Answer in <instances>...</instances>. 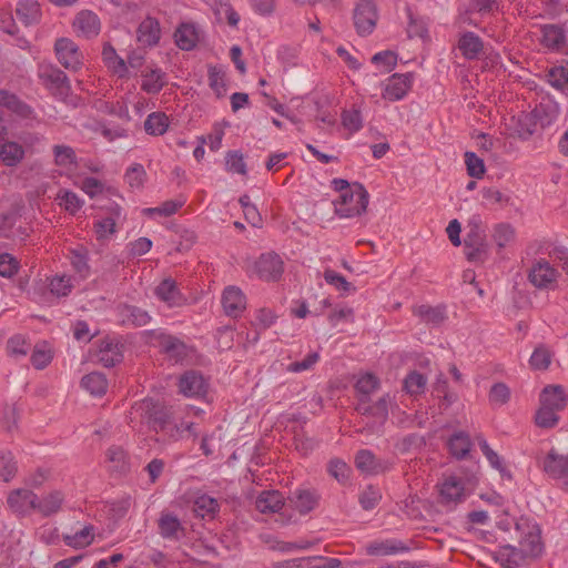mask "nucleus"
<instances>
[{"instance_id": "f257e3e1", "label": "nucleus", "mask_w": 568, "mask_h": 568, "mask_svg": "<svg viewBox=\"0 0 568 568\" xmlns=\"http://www.w3.org/2000/svg\"><path fill=\"white\" fill-rule=\"evenodd\" d=\"M519 548L510 545L501 547L497 560L503 568H517L526 557H537L542 551L541 530L538 524L528 517H520L515 524Z\"/></svg>"}, {"instance_id": "f03ea898", "label": "nucleus", "mask_w": 568, "mask_h": 568, "mask_svg": "<svg viewBox=\"0 0 568 568\" xmlns=\"http://www.w3.org/2000/svg\"><path fill=\"white\" fill-rule=\"evenodd\" d=\"M142 423L154 435L150 437L156 444L176 442L181 437L182 428L174 423L172 410L164 404L146 398L141 404Z\"/></svg>"}, {"instance_id": "7ed1b4c3", "label": "nucleus", "mask_w": 568, "mask_h": 568, "mask_svg": "<svg viewBox=\"0 0 568 568\" xmlns=\"http://www.w3.org/2000/svg\"><path fill=\"white\" fill-rule=\"evenodd\" d=\"M335 213L339 217H354L366 211L368 204V193L359 183L352 184V189L333 202Z\"/></svg>"}, {"instance_id": "20e7f679", "label": "nucleus", "mask_w": 568, "mask_h": 568, "mask_svg": "<svg viewBox=\"0 0 568 568\" xmlns=\"http://www.w3.org/2000/svg\"><path fill=\"white\" fill-rule=\"evenodd\" d=\"M560 273L547 258L532 261L527 272L528 282L537 290L554 291L558 286Z\"/></svg>"}, {"instance_id": "39448f33", "label": "nucleus", "mask_w": 568, "mask_h": 568, "mask_svg": "<svg viewBox=\"0 0 568 568\" xmlns=\"http://www.w3.org/2000/svg\"><path fill=\"white\" fill-rule=\"evenodd\" d=\"M353 24L359 37H368L376 28L378 10L373 0H358L353 9Z\"/></svg>"}, {"instance_id": "423d86ee", "label": "nucleus", "mask_w": 568, "mask_h": 568, "mask_svg": "<svg viewBox=\"0 0 568 568\" xmlns=\"http://www.w3.org/2000/svg\"><path fill=\"white\" fill-rule=\"evenodd\" d=\"M38 77L54 95L67 97L69 94L71 89L69 79L57 65L47 62L40 63Z\"/></svg>"}, {"instance_id": "0eeeda50", "label": "nucleus", "mask_w": 568, "mask_h": 568, "mask_svg": "<svg viewBox=\"0 0 568 568\" xmlns=\"http://www.w3.org/2000/svg\"><path fill=\"white\" fill-rule=\"evenodd\" d=\"M390 404L389 394L383 395L377 402L371 404L369 398L358 399L356 410L367 417L372 418L371 428L373 430L379 429L388 418V408Z\"/></svg>"}, {"instance_id": "6e6552de", "label": "nucleus", "mask_w": 568, "mask_h": 568, "mask_svg": "<svg viewBox=\"0 0 568 568\" xmlns=\"http://www.w3.org/2000/svg\"><path fill=\"white\" fill-rule=\"evenodd\" d=\"M413 73H394L383 84L382 98L389 102L403 100L412 89Z\"/></svg>"}, {"instance_id": "1a4fd4ad", "label": "nucleus", "mask_w": 568, "mask_h": 568, "mask_svg": "<svg viewBox=\"0 0 568 568\" xmlns=\"http://www.w3.org/2000/svg\"><path fill=\"white\" fill-rule=\"evenodd\" d=\"M544 471L551 478L561 481L564 488L568 489V454H559L550 449L542 460Z\"/></svg>"}, {"instance_id": "9d476101", "label": "nucleus", "mask_w": 568, "mask_h": 568, "mask_svg": "<svg viewBox=\"0 0 568 568\" xmlns=\"http://www.w3.org/2000/svg\"><path fill=\"white\" fill-rule=\"evenodd\" d=\"M254 271L261 280L277 281L283 271V261L275 252L263 253L255 261Z\"/></svg>"}, {"instance_id": "9b49d317", "label": "nucleus", "mask_w": 568, "mask_h": 568, "mask_svg": "<svg viewBox=\"0 0 568 568\" xmlns=\"http://www.w3.org/2000/svg\"><path fill=\"white\" fill-rule=\"evenodd\" d=\"M59 62L67 69L78 70L82 64V54L78 45L70 39H58L54 44Z\"/></svg>"}, {"instance_id": "f8f14e48", "label": "nucleus", "mask_w": 568, "mask_h": 568, "mask_svg": "<svg viewBox=\"0 0 568 568\" xmlns=\"http://www.w3.org/2000/svg\"><path fill=\"white\" fill-rule=\"evenodd\" d=\"M356 468L365 475H378L389 469V464L378 459L369 449H361L354 459Z\"/></svg>"}, {"instance_id": "ddd939ff", "label": "nucleus", "mask_w": 568, "mask_h": 568, "mask_svg": "<svg viewBox=\"0 0 568 568\" xmlns=\"http://www.w3.org/2000/svg\"><path fill=\"white\" fill-rule=\"evenodd\" d=\"M179 388L184 396L200 397L206 393L207 383L200 372L187 371L180 377Z\"/></svg>"}, {"instance_id": "4468645a", "label": "nucleus", "mask_w": 568, "mask_h": 568, "mask_svg": "<svg viewBox=\"0 0 568 568\" xmlns=\"http://www.w3.org/2000/svg\"><path fill=\"white\" fill-rule=\"evenodd\" d=\"M222 305L227 316L236 318L246 307L245 295L239 287L229 286L222 294Z\"/></svg>"}, {"instance_id": "2eb2a0df", "label": "nucleus", "mask_w": 568, "mask_h": 568, "mask_svg": "<svg viewBox=\"0 0 568 568\" xmlns=\"http://www.w3.org/2000/svg\"><path fill=\"white\" fill-rule=\"evenodd\" d=\"M316 105V102L312 98H293L286 106V119H290L292 123L297 125L302 121L301 118H308L312 115Z\"/></svg>"}, {"instance_id": "dca6fc26", "label": "nucleus", "mask_w": 568, "mask_h": 568, "mask_svg": "<svg viewBox=\"0 0 568 568\" xmlns=\"http://www.w3.org/2000/svg\"><path fill=\"white\" fill-rule=\"evenodd\" d=\"M73 28L78 34L85 38H92L99 34L100 20L95 13L90 10H82L77 13Z\"/></svg>"}, {"instance_id": "f3484780", "label": "nucleus", "mask_w": 568, "mask_h": 568, "mask_svg": "<svg viewBox=\"0 0 568 568\" xmlns=\"http://www.w3.org/2000/svg\"><path fill=\"white\" fill-rule=\"evenodd\" d=\"M9 507L17 514L24 515L30 509L36 510L37 495L28 489H16L8 496Z\"/></svg>"}, {"instance_id": "a211bd4d", "label": "nucleus", "mask_w": 568, "mask_h": 568, "mask_svg": "<svg viewBox=\"0 0 568 568\" xmlns=\"http://www.w3.org/2000/svg\"><path fill=\"white\" fill-rule=\"evenodd\" d=\"M161 28L158 19L146 17L138 27L136 39L144 47L156 45L160 41Z\"/></svg>"}, {"instance_id": "6ab92c4d", "label": "nucleus", "mask_w": 568, "mask_h": 568, "mask_svg": "<svg viewBox=\"0 0 568 568\" xmlns=\"http://www.w3.org/2000/svg\"><path fill=\"white\" fill-rule=\"evenodd\" d=\"M408 547L397 539H381L371 541L365 546L368 556H388L407 551Z\"/></svg>"}, {"instance_id": "aec40b11", "label": "nucleus", "mask_w": 568, "mask_h": 568, "mask_svg": "<svg viewBox=\"0 0 568 568\" xmlns=\"http://www.w3.org/2000/svg\"><path fill=\"white\" fill-rule=\"evenodd\" d=\"M540 404L556 412L562 410L567 405V394L560 385H548L540 393Z\"/></svg>"}, {"instance_id": "412c9836", "label": "nucleus", "mask_w": 568, "mask_h": 568, "mask_svg": "<svg viewBox=\"0 0 568 568\" xmlns=\"http://www.w3.org/2000/svg\"><path fill=\"white\" fill-rule=\"evenodd\" d=\"M442 501L457 504L466 498L464 483L460 478L450 476L444 480L440 487Z\"/></svg>"}, {"instance_id": "4be33fe9", "label": "nucleus", "mask_w": 568, "mask_h": 568, "mask_svg": "<svg viewBox=\"0 0 568 568\" xmlns=\"http://www.w3.org/2000/svg\"><path fill=\"white\" fill-rule=\"evenodd\" d=\"M318 495L315 490L308 488H298L290 498L291 506L300 514H307L313 510L318 504Z\"/></svg>"}, {"instance_id": "5701e85b", "label": "nucleus", "mask_w": 568, "mask_h": 568, "mask_svg": "<svg viewBox=\"0 0 568 568\" xmlns=\"http://www.w3.org/2000/svg\"><path fill=\"white\" fill-rule=\"evenodd\" d=\"M458 49L465 59L475 60L483 52L484 43L475 32L466 31L459 37Z\"/></svg>"}, {"instance_id": "b1692460", "label": "nucleus", "mask_w": 568, "mask_h": 568, "mask_svg": "<svg viewBox=\"0 0 568 568\" xmlns=\"http://www.w3.org/2000/svg\"><path fill=\"white\" fill-rule=\"evenodd\" d=\"M541 31V44L554 51H558L564 48L566 42V32L562 27L558 24H544L540 28Z\"/></svg>"}, {"instance_id": "393cba45", "label": "nucleus", "mask_w": 568, "mask_h": 568, "mask_svg": "<svg viewBox=\"0 0 568 568\" xmlns=\"http://www.w3.org/2000/svg\"><path fill=\"white\" fill-rule=\"evenodd\" d=\"M121 347L122 345L119 343H114L108 339L102 341L97 354L98 362L101 363L104 367H113L121 363L123 359Z\"/></svg>"}, {"instance_id": "a878e982", "label": "nucleus", "mask_w": 568, "mask_h": 568, "mask_svg": "<svg viewBox=\"0 0 568 568\" xmlns=\"http://www.w3.org/2000/svg\"><path fill=\"white\" fill-rule=\"evenodd\" d=\"M159 346L166 355L175 361L183 359L187 355L186 345L172 335L159 334Z\"/></svg>"}, {"instance_id": "bb28decb", "label": "nucleus", "mask_w": 568, "mask_h": 568, "mask_svg": "<svg viewBox=\"0 0 568 568\" xmlns=\"http://www.w3.org/2000/svg\"><path fill=\"white\" fill-rule=\"evenodd\" d=\"M155 295L169 306H176L182 303V295L172 278H164L155 288Z\"/></svg>"}, {"instance_id": "cd10ccee", "label": "nucleus", "mask_w": 568, "mask_h": 568, "mask_svg": "<svg viewBox=\"0 0 568 568\" xmlns=\"http://www.w3.org/2000/svg\"><path fill=\"white\" fill-rule=\"evenodd\" d=\"M256 508L261 513H276L282 515L284 499L280 491H263L256 499Z\"/></svg>"}, {"instance_id": "c85d7f7f", "label": "nucleus", "mask_w": 568, "mask_h": 568, "mask_svg": "<svg viewBox=\"0 0 568 568\" xmlns=\"http://www.w3.org/2000/svg\"><path fill=\"white\" fill-rule=\"evenodd\" d=\"M176 45L181 50H192L199 41V34L193 23H182L174 33Z\"/></svg>"}, {"instance_id": "c756f323", "label": "nucleus", "mask_w": 568, "mask_h": 568, "mask_svg": "<svg viewBox=\"0 0 568 568\" xmlns=\"http://www.w3.org/2000/svg\"><path fill=\"white\" fill-rule=\"evenodd\" d=\"M16 13L26 26L38 23L41 18L40 6L36 0H20Z\"/></svg>"}, {"instance_id": "7c9ffc66", "label": "nucleus", "mask_w": 568, "mask_h": 568, "mask_svg": "<svg viewBox=\"0 0 568 568\" xmlns=\"http://www.w3.org/2000/svg\"><path fill=\"white\" fill-rule=\"evenodd\" d=\"M120 316L124 324L135 327L145 326L151 321V316L146 311L134 305H122L120 307Z\"/></svg>"}, {"instance_id": "2f4dec72", "label": "nucleus", "mask_w": 568, "mask_h": 568, "mask_svg": "<svg viewBox=\"0 0 568 568\" xmlns=\"http://www.w3.org/2000/svg\"><path fill=\"white\" fill-rule=\"evenodd\" d=\"M63 500L64 495L59 490L50 493L42 499L37 497L36 510L45 517L51 516L61 509Z\"/></svg>"}, {"instance_id": "473e14b6", "label": "nucleus", "mask_w": 568, "mask_h": 568, "mask_svg": "<svg viewBox=\"0 0 568 568\" xmlns=\"http://www.w3.org/2000/svg\"><path fill=\"white\" fill-rule=\"evenodd\" d=\"M81 386L93 396H102L106 393L108 381L104 374L92 372L82 377Z\"/></svg>"}, {"instance_id": "72a5a7b5", "label": "nucleus", "mask_w": 568, "mask_h": 568, "mask_svg": "<svg viewBox=\"0 0 568 568\" xmlns=\"http://www.w3.org/2000/svg\"><path fill=\"white\" fill-rule=\"evenodd\" d=\"M24 156V149L17 142L6 141L0 144V160L7 166H16Z\"/></svg>"}, {"instance_id": "f704fd0d", "label": "nucleus", "mask_w": 568, "mask_h": 568, "mask_svg": "<svg viewBox=\"0 0 568 568\" xmlns=\"http://www.w3.org/2000/svg\"><path fill=\"white\" fill-rule=\"evenodd\" d=\"M165 73L161 69H151L142 74L141 89L149 94L159 93L165 85Z\"/></svg>"}, {"instance_id": "c9c22d12", "label": "nucleus", "mask_w": 568, "mask_h": 568, "mask_svg": "<svg viewBox=\"0 0 568 568\" xmlns=\"http://www.w3.org/2000/svg\"><path fill=\"white\" fill-rule=\"evenodd\" d=\"M70 262L74 272L84 280L90 275L89 254L83 246L70 250Z\"/></svg>"}, {"instance_id": "e433bc0d", "label": "nucleus", "mask_w": 568, "mask_h": 568, "mask_svg": "<svg viewBox=\"0 0 568 568\" xmlns=\"http://www.w3.org/2000/svg\"><path fill=\"white\" fill-rule=\"evenodd\" d=\"M159 530L163 538L178 539L179 532H183L180 519L172 514H162L159 519Z\"/></svg>"}, {"instance_id": "4c0bfd02", "label": "nucleus", "mask_w": 568, "mask_h": 568, "mask_svg": "<svg viewBox=\"0 0 568 568\" xmlns=\"http://www.w3.org/2000/svg\"><path fill=\"white\" fill-rule=\"evenodd\" d=\"M169 124V118L164 112H152L144 121V130L150 135H163Z\"/></svg>"}, {"instance_id": "58836bf2", "label": "nucleus", "mask_w": 568, "mask_h": 568, "mask_svg": "<svg viewBox=\"0 0 568 568\" xmlns=\"http://www.w3.org/2000/svg\"><path fill=\"white\" fill-rule=\"evenodd\" d=\"M546 81L557 91L568 94V69L552 67L545 73Z\"/></svg>"}, {"instance_id": "ea45409f", "label": "nucleus", "mask_w": 568, "mask_h": 568, "mask_svg": "<svg viewBox=\"0 0 568 568\" xmlns=\"http://www.w3.org/2000/svg\"><path fill=\"white\" fill-rule=\"evenodd\" d=\"M219 509V501L215 498L205 494L196 497L193 504V511L195 513L196 516L202 518H214Z\"/></svg>"}, {"instance_id": "a19ab883", "label": "nucleus", "mask_w": 568, "mask_h": 568, "mask_svg": "<svg viewBox=\"0 0 568 568\" xmlns=\"http://www.w3.org/2000/svg\"><path fill=\"white\" fill-rule=\"evenodd\" d=\"M470 447V438L464 432L455 433L448 440L449 452L458 459L465 458L468 455Z\"/></svg>"}, {"instance_id": "79ce46f5", "label": "nucleus", "mask_w": 568, "mask_h": 568, "mask_svg": "<svg viewBox=\"0 0 568 568\" xmlns=\"http://www.w3.org/2000/svg\"><path fill=\"white\" fill-rule=\"evenodd\" d=\"M414 315L418 316L423 322L438 325L440 324L446 315L445 311L442 307H433L429 305H419L416 306L413 311Z\"/></svg>"}, {"instance_id": "37998d69", "label": "nucleus", "mask_w": 568, "mask_h": 568, "mask_svg": "<svg viewBox=\"0 0 568 568\" xmlns=\"http://www.w3.org/2000/svg\"><path fill=\"white\" fill-rule=\"evenodd\" d=\"M478 445H479L481 453L487 458V460L489 462L491 467L497 469L501 474L503 477L510 478V474L507 470V468L505 467L503 458L490 448L487 440L485 438H478Z\"/></svg>"}, {"instance_id": "c03bdc74", "label": "nucleus", "mask_w": 568, "mask_h": 568, "mask_svg": "<svg viewBox=\"0 0 568 568\" xmlns=\"http://www.w3.org/2000/svg\"><path fill=\"white\" fill-rule=\"evenodd\" d=\"M355 388L358 399L369 398V395L379 388V379L374 374L366 373L357 379Z\"/></svg>"}, {"instance_id": "a18cd8bd", "label": "nucleus", "mask_w": 568, "mask_h": 568, "mask_svg": "<svg viewBox=\"0 0 568 568\" xmlns=\"http://www.w3.org/2000/svg\"><path fill=\"white\" fill-rule=\"evenodd\" d=\"M63 540L68 546L75 549L87 547L93 541V527L85 526L74 535H65Z\"/></svg>"}, {"instance_id": "49530a36", "label": "nucleus", "mask_w": 568, "mask_h": 568, "mask_svg": "<svg viewBox=\"0 0 568 568\" xmlns=\"http://www.w3.org/2000/svg\"><path fill=\"white\" fill-rule=\"evenodd\" d=\"M552 353L546 345H538L529 359L532 369L545 371L551 363Z\"/></svg>"}, {"instance_id": "de8ad7c7", "label": "nucleus", "mask_w": 568, "mask_h": 568, "mask_svg": "<svg viewBox=\"0 0 568 568\" xmlns=\"http://www.w3.org/2000/svg\"><path fill=\"white\" fill-rule=\"evenodd\" d=\"M54 164L58 166H69L77 164V154L74 150L64 144H57L52 148Z\"/></svg>"}, {"instance_id": "09e8293b", "label": "nucleus", "mask_w": 568, "mask_h": 568, "mask_svg": "<svg viewBox=\"0 0 568 568\" xmlns=\"http://www.w3.org/2000/svg\"><path fill=\"white\" fill-rule=\"evenodd\" d=\"M427 378L414 371L409 373L404 379V389L410 395H419L424 393L426 387Z\"/></svg>"}, {"instance_id": "8fccbe9b", "label": "nucleus", "mask_w": 568, "mask_h": 568, "mask_svg": "<svg viewBox=\"0 0 568 568\" xmlns=\"http://www.w3.org/2000/svg\"><path fill=\"white\" fill-rule=\"evenodd\" d=\"M493 407H500L510 399V389L505 383H496L491 386L488 395Z\"/></svg>"}, {"instance_id": "3c124183", "label": "nucleus", "mask_w": 568, "mask_h": 568, "mask_svg": "<svg viewBox=\"0 0 568 568\" xmlns=\"http://www.w3.org/2000/svg\"><path fill=\"white\" fill-rule=\"evenodd\" d=\"M343 126L351 131L357 132L363 128V116L358 108L353 106L349 110H344L342 113Z\"/></svg>"}, {"instance_id": "603ef678", "label": "nucleus", "mask_w": 568, "mask_h": 568, "mask_svg": "<svg viewBox=\"0 0 568 568\" xmlns=\"http://www.w3.org/2000/svg\"><path fill=\"white\" fill-rule=\"evenodd\" d=\"M536 425L541 428H552L559 422L558 412L540 404L535 416Z\"/></svg>"}, {"instance_id": "864d4df0", "label": "nucleus", "mask_w": 568, "mask_h": 568, "mask_svg": "<svg viewBox=\"0 0 568 568\" xmlns=\"http://www.w3.org/2000/svg\"><path fill=\"white\" fill-rule=\"evenodd\" d=\"M106 459L113 464V468L120 473L128 470V456L121 446H111L106 450Z\"/></svg>"}, {"instance_id": "5fc2aeb1", "label": "nucleus", "mask_w": 568, "mask_h": 568, "mask_svg": "<svg viewBox=\"0 0 568 568\" xmlns=\"http://www.w3.org/2000/svg\"><path fill=\"white\" fill-rule=\"evenodd\" d=\"M327 470L338 483L345 484L351 475L349 466L339 458L331 459L327 465Z\"/></svg>"}, {"instance_id": "6e6d98bb", "label": "nucleus", "mask_w": 568, "mask_h": 568, "mask_svg": "<svg viewBox=\"0 0 568 568\" xmlns=\"http://www.w3.org/2000/svg\"><path fill=\"white\" fill-rule=\"evenodd\" d=\"M382 499V493L377 487L367 486L359 495V504L364 510L374 509Z\"/></svg>"}, {"instance_id": "4d7b16f0", "label": "nucleus", "mask_w": 568, "mask_h": 568, "mask_svg": "<svg viewBox=\"0 0 568 568\" xmlns=\"http://www.w3.org/2000/svg\"><path fill=\"white\" fill-rule=\"evenodd\" d=\"M469 231L467 232L464 243L465 246H471V245H481L486 244L485 239L483 235V231L480 230V220L478 216H474L469 224H468Z\"/></svg>"}, {"instance_id": "13d9d810", "label": "nucleus", "mask_w": 568, "mask_h": 568, "mask_svg": "<svg viewBox=\"0 0 568 568\" xmlns=\"http://www.w3.org/2000/svg\"><path fill=\"white\" fill-rule=\"evenodd\" d=\"M18 467L10 452H3L0 455V476L3 481H10L17 474Z\"/></svg>"}, {"instance_id": "bf43d9fd", "label": "nucleus", "mask_w": 568, "mask_h": 568, "mask_svg": "<svg viewBox=\"0 0 568 568\" xmlns=\"http://www.w3.org/2000/svg\"><path fill=\"white\" fill-rule=\"evenodd\" d=\"M0 104H3L22 115L30 113V108L26 103L6 90H0Z\"/></svg>"}, {"instance_id": "052dcab7", "label": "nucleus", "mask_w": 568, "mask_h": 568, "mask_svg": "<svg viewBox=\"0 0 568 568\" xmlns=\"http://www.w3.org/2000/svg\"><path fill=\"white\" fill-rule=\"evenodd\" d=\"M318 352H310L302 361H294L286 365V372L302 373L310 371L318 362Z\"/></svg>"}, {"instance_id": "680f3d73", "label": "nucleus", "mask_w": 568, "mask_h": 568, "mask_svg": "<svg viewBox=\"0 0 568 568\" xmlns=\"http://www.w3.org/2000/svg\"><path fill=\"white\" fill-rule=\"evenodd\" d=\"M494 240L499 248L506 247L515 240V230L509 224H498L495 227Z\"/></svg>"}, {"instance_id": "e2e57ef3", "label": "nucleus", "mask_w": 568, "mask_h": 568, "mask_svg": "<svg viewBox=\"0 0 568 568\" xmlns=\"http://www.w3.org/2000/svg\"><path fill=\"white\" fill-rule=\"evenodd\" d=\"M465 163L467 173L475 179H480L485 174L484 161L477 156L474 152L465 153Z\"/></svg>"}, {"instance_id": "0e129e2a", "label": "nucleus", "mask_w": 568, "mask_h": 568, "mask_svg": "<svg viewBox=\"0 0 568 568\" xmlns=\"http://www.w3.org/2000/svg\"><path fill=\"white\" fill-rule=\"evenodd\" d=\"M433 392L438 396L443 397L446 406L452 405L457 400V395L455 393L448 392V383L446 377L440 373L434 384Z\"/></svg>"}, {"instance_id": "69168bd1", "label": "nucleus", "mask_w": 568, "mask_h": 568, "mask_svg": "<svg viewBox=\"0 0 568 568\" xmlns=\"http://www.w3.org/2000/svg\"><path fill=\"white\" fill-rule=\"evenodd\" d=\"M145 170L143 165L135 163L126 170L125 181L132 189H141L145 180Z\"/></svg>"}, {"instance_id": "338daca9", "label": "nucleus", "mask_w": 568, "mask_h": 568, "mask_svg": "<svg viewBox=\"0 0 568 568\" xmlns=\"http://www.w3.org/2000/svg\"><path fill=\"white\" fill-rule=\"evenodd\" d=\"M30 345L26 338L21 335L12 336L7 344V351L9 355L13 357H23L28 354Z\"/></svg>"}, {"instance_id": "774afa93", "label": "nucleus", "mask_w": 568, "mask_h": 568, "mask_svg": "<svg viewBox=\"0 0 568 568\" xmlns=\"http://www.w3.org/2000/svg\"><path fill=\"white\" fill-rule=\"evenodd\" d=\"M94 231L99 241L109 240L115 233V221L112 217H105L94 223Z\"/></svg>"}]
</instances>
